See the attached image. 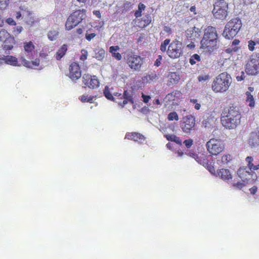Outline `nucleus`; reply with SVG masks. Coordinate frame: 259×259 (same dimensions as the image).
I'll return each mask as SVG.
<instances>
[{"label": "nucleus", "mask_w": 259, "mask_h": 259, "mask_svg": "<svg viewBox=\"0 0 259 259\" xmlns=\"http://www.w3.org/2000/svg\"><path fill=\"white\" fill-rule=\"evenodd\" d=\"M218 38V36L215 28L213 27H208L204 30L203 37L200 42V48L206 52L210 53L214 52L219 48Z\"/></svg>", "instance_id": "1"}, {"label": "nucleus", "mask_w": 259, "mask_h": 259, "mask_svg": "<svg viewBox=\"0 0 259 259\" xmlns=\"http://www.w3.org/2000/svg\"><path fill=\"white\" fill-rule=\"evenodd\" d=\"M241 115L238 108L230 107L224 109L221 117L223 125L226 128H234L239 124Z\"/></svg>", "instance_id": "2"}, {"label": "nucleus", "mask_w": 259, "mask_h": 259, "mask_svg": "<svg viewBox=\"0 0 259 259\" xmlns=\"http://www.w3.org/2000/svg\"><path fill=\"white\" fill-rule=\"evenodd\" d=\"M232 83L231 76L226 72L218 75L212 84V90L215 93H225L229 89Z\"/></svg>", "instance_id": "3"}, {"label": "nucleus", "mask_w": 259, "mask_h": 259, "mask_svg": "<svg viewBox=\"0 0 259 259\" xmlns=\"http://www.w3.org/2000/svg\"><path fill=\"white\" fill-rule=\"evenodd\" d=\"M242 26L241 20L238 18L231 19L225 26L223 35L226 38H233L239 32Z\"/></svg>", "instance_id": "4"}, {"label": "nucleus", "mask_w": 259, "mask_h": 259, "mask_svg": "<svg viewBox=\"0 0 259 259\" xmlns=\"http://www.w3.org/2000/svg\"><path fill=\"white\" fill-rule=\"evenodd\" d=\"M124 59L127 66L134 72H140L144 63L145 59L136 54H127Z\"/></svg>", "instance_id": "5"}, {"label": "nucleus", "mask_w": 259, "mask_h": 259, "mask_svg": "<svg viewBox=\"0 0 259 259\" xmlns=\"http://www.w3.org/2000/svg\"><path fill=\"white\" fill-rule=\"evenodd\" d=\"M182 53V38L179 36L169 45L167 50V54L170 58L174 59L179 58Z\"/></svg>", "instance_id": "6"}, {"label": "nucleus", "mask_w": 259, "mask_h": 259, "mask_svg": "<svg viewBox=\"0 0 259 259\" xmlns=\"http://www.w3.org/2000/svg\"><path fill=\"white\" fill-rule=\"evenodd\" d=\"M85 14L83 10H78L71 14L67 18L65 23V28L70 30L77 26L85 18Z\"/></svg>", "instance_id": "7"}, {"label": "nucleus", "mask_w": 259, "mask_h": 259, "mask_svg": "<svg viewBox=\"0 0 259 259\" xmlns=\"http://www.w3.org/2000/svg\"><path fill=\"white\" fill-rule=\"evenodd\" d=\"M228 0H218L215 3L212 13L217 19H224L227 16Z\"/></svg>", "instance_id": "8"}, {"label": "nucleus", "mask_w": 259, "mask_h": 259, "mask_svg": "<svg viewBox=\"0 0 259 259\" xmlns=\"http://www.w3.org/2000/svg\"><path fill=\"white\" fill-rule=\"evenodd\" d=\"M206 146L208 152L212 155H217L225 149L224 144L222 141L213 138L207 142Z\"/></svg>", "instance_id": "9"}, {"label": "nucleus", "mask_w": 259, "mask_h": 259, "mask_svg": "<svg viewBox=\"0 0 259 259\" xmlns=\"http://www.w3.org/2000/svg\"><path fill=\"white\" fill-rule=\"evenodd\" d=\"M195 125V118L192 115H188L183 118L181 124V127L184 133L189 135L193 130Z\"/></svg>", "instance_id": "10"}, {"label": "nucleus", "mask_w": 259, "mask_h": 259, "mask_svg": "<svg viewBox=\"0 0 259 259\" xmlns=\"http://www.w3.org/2000/svg\"><path fill=\"white\" fill-rule=\"evenodd\" d=\"M69 77L71 79H78L81 76L80 67L76 63H72L69 66Z\"/></svg>", "instance_id": "11"}, {"label": "nucleus", "mask_w": 259, "mask_h": 259, "mask_svg": "<svg viewBox=\"0 0 259 259\" xmlns=\"http://www.w3.org/2000/svg\"><path fill=\"white\" fill-rule=\"evenodd\" d=\"M84 84L91 89H95L99 86V81L96 76L86 75L83 77Z\"/></svg>", "instance_id": "12"}, {"label": "nucleus", "mask_w": 259, "mask_h": 259, "mask_svg": "<svg viewBox=\"0 0 259 259\" xmlns=\"http://www.w3.org/2000/svg\"><path fill=\"white\" fill-rule=\"evenodd\" d=\"M200 31L199 29L195 27L188 29L186 31V35L188 38H189L191 40L195 41L197 39L199 38L200 36Z\"/></svg>", "instance_id": "13"}, {"label": "nucleus", "mask_w": 259, "mask_h": 259, "mask_svg": "<svg viewBox=\"0 0 259 259\" xmlns=\"http://www.w3.org/2000/svg\"><path fill=\"white\" fill-rule=\"evenodd\" d=\"M125 138L133 140L140 143H143L145 140V137L138 133H127L125 135Z\"/></svg>", "instance_id": "14"}, {"label": "nucleus", "mask_w": 259, "mask_h": 259, "mask_svg": "<svg viewBox=\"0 0 259 259\" xmlns=\"http://www.w3.org/2000/svg\"><path fill=\"white\" fill-rule=\"evenodd\" d=\"M0 40L1 41H8L14 44V39L6 30H2L0 31Z\"/></svg>", "instance_id": "15"}, {"label": "nucleus", "mask_w": 259, "mask_h": 259, "mask_svg": "<svg viewBox=\"0 0 259 259\" xmlns=\"http://www.w3.org/2000/svg\"><path fill=\"white\" fill-rule=\"evenodd\" d=\"M219 176L224 180H229L232 178V174L227 169H221L218 172Z\"/></svg>", "instance_id": "16"}, {"label": "nucleus", "mask_w": 259, "mask_h": 259, "mask_svg": "<svg viewBox=\"0 0 259 259\" xmlns=\"http://www.w3.org/2000/svg\"><path fill=\"white\" fill-rule=\"evenodd\" d=\"M237 174L244 182L248 181L250 180L249 176L251 175V174L249 171L246 170L245 168H240L238 170Z\"/></svg>", "instance_id": "17"}, {"label": "nucleus", "mask_w": 259, "mask_h": 259, "mask_svg": "<svg viewBox=\"0 0 259 259\" xmlns=\"http://www.w3.org/2000/svg\"><path fill=\"white\" fill-rule=\"evenodd\" d=\"M168 80L170 83V84H176L180 80L179 75L176 72H170L168 76Z\"/></svg>", "instance_id": "18"}, {"label": "nucleus", "mask_w": 259, "mask_h": 259, "mask_svg": "<svg viewBox=\"0 0 259 259\" xmlns=\"http://www.w3.org/2000/svg\"><path fill=\"white\" fill-rule=\"evenodd\" d=\"M67 50V46L66 45H63L61 48L57 52L56 58L57 60H60L65 54Z\"/></svg>", "instance_id": "19"}, {"label": "nucleus", "mask_w": 259, "mask_h": 259, "mask_svg": "<svg viewBox=\"0 0 259 259\" xmlns=\"http://www.w3.org/2000/svg\"><path fill=\"white\" fill-rule=\"evenodd\" d=\"M2 61H5V62L8 64H10L13 66H17V59L13 56H7L4 58H2Z\"/></svg>", "instance_id": "20"}, {"label": "nucleus", "mask_w": 259, "mask_h": 259, "mask_svg": "<svg viewBox=\"0 0 259 259\" xmlns=\"http://www.w3.org/2000/svg\"><path fill=\"white\" fill-rule=\"evenodd\" d=\"M95 57L98 60H102L105 57V51L101 48H97L95 50Z\"/></svg>", "instance_id": "21"}, {"label": "nucleus", "mask_w": 259, "mask_h": 259, "mask_svg": "<svg viewBox=\"0 0 259 259\" xmlns=\"http://www.w3.org/2000/svg\"><path fill=\"white\" fill-rule=\"evenodd\" d=\"M35 47L32 41L24 42V49L25 52L31 53L34 49Z\"/></svg>", "instance_id": "22"}, {"label": "nucleus", "mask_w": 259, "mask_h": 259, "mask_svg": "<svg viewBox=\"0 0 259 259\" xmlns=\"http://www.w3.org/2000/svg\"><path fill=\"white\" fill-rule=\"evenodd\" d=\"M122 98L123 99H126L132 104L134 103L133 98V94L132 92L131 91H124L123 94L122 95Z\"/></svg>", "instance_id": "23"}, {"label": "nucleus", "mask_w": 259, "mask_h": 259, "mask_svg": "<svg viewBox=\"0 0 259 259\" xmlns=\"http://www.w3.org/2000/svg\"><path fill=\"white\" fill-rule=\"evenodd\" d=\"M240 42V41L238 39H234L232 44V46H231V48L228 49L227 50V51L228 52H231L232 51L236 52L238 49L239 48L238 47H237V45H239Z\"/></svg>", "instance_id": "24"}, {"label": "nucleus", "mask_w": 259, "mask_h": 259, "mask_svg": "<svg viewBox=\"0 0 259 259\" xmlns=\"http://www.w3.org/2000/svg\"><path fill=\"white\" fill-rule=\"evenodd\" d=\"M58 35V31L55 30H50L48 33V38L51 40H55Z\"/></svg>", "instance_id": "25"}, {"label": "nucleus", "mask_w": 259, "mask_h": 259, "mask_svg": "<svg viewBox=\"0 0 259 259\" xmlns=\"http://www.w3.org/2000/svg\"><path fill=\"white\" fill-rule=\"evenodd\" d=\"M210 79V76L208 74L204 73L200 74L198 77V80L199 82H205L208 81Z\"/></svg>", "instance_id": "26"}, {"label": "nucleus", "mask_w": 259, "mask_h": 259, "mask_svg": "<svg viewBox=\"0 0 259 259\" xmlns=\"http://www.w3.org/2000/svg\"><path fill=\"white\" fill-rule=\"evenodd\" d=\"M167 119L169 121H172L174 120L178 121L179 118L178 114L176 112H172L167 115Z\"/></svg>", "instance_id": "27"}, {"label": "nucleus", "mask_w": 259, "mask_h": 259, "mask_svg": "<svg viewBox=\"0 0 259 259\" xmlns=\"http://www.w3.org/2000/svg\"><path fill=\"white\" fill-rule=\"evenodd\" d=\"M166 138L168 141H174L177 143H180V140L179 138L174 135H166L165 136Z\"/></svg>", "instance_id": "28"}, {"label": "nucleus", "mask_w": 259, "mask_h": 259, "mask_svg": "<svg viewBox=\"0 0 259 259\" xmlns=\"http://www.w3.org/2000/svg\"><path fill=\"white\" fill-rule=\"evenodd\" d=\"M200 61V57L198 54L193 55L190 59L189 62L191 64H195L197 62Z\"/></svg>", "instance_id": "29"}, {"label": "nucleus", "mask_w": 259, "mask_h": 259, "mask_svg": "<svg viewBox=\"0 0 259 259\" xmlns=\"http://www.w3.org/2000/svg\"><path fill=\"white\" fill-rule=\"evenodd\" d=\"M21 60L22 61V63L24 66H25L27 68H32V62L26 60L23 57H22L21 58Z\"/></svg>", "instance_id": "30"}, {"label": "nucleus", "mask_w": 259, "mask_h": 259, "mask_svg": "<svg viewBox=\"0 0 259 259\" xmlns=\"http://www.w3.org/2000/svg\"><path fill=\"white\" fill-rule=\"evenodd\" d=\"M170 39H165L164 41L161 44L160 46V50L164 52L166 51L167 49V46L169 44Z\"/></svg>", "instance_id": "31"}, {"label": "nucleus", "mask_w": 259, "mask_h": 259, "mask_svg": "<svg viewBox=\"0 0 259 259\" xmlns=\"http://www.w3.org/2000/svg\"><path fill=\"white\" fill-rule=\"evenodd\" d=\"M104 94L107 99H108L109 100H111L113 101H115L114 98H113L112 94L109 92L108 88H107V87L105 88L104 91Z\"/></svg>", "instance_id": "32"}, {"label": "nucleus", "mask_w": 259, "mask_h": 259, "mask_svg": "<svg viewBox=\"0 0 259 259\" xmlns=\"http://www.w3.org/2000/svg\"><path fill=\"white\" fill-rule=\"evenodd\" d=\"M81 101L82 102H90L92 103L93 101V98L91 97H88V95H83L81 97Z\"/></svg>", "instance_id": "33"}, {"label": "nucleus", "mask_w": 259, "mask_h": 259, "mask_svg": "<svg viewBox=\"0 0 259 259\" xmlns=\"http://www.w3.org/2000/svg\"><path fill=\"white\" fill-rule=\"evenodd\" d=\"M174 100V96L172 94H168L164 98L165 105H168V102Z\"/></svg>", "instance_id": "34"}, {"label": "nucleus", "mask_w": 259, "mask_h": 259, "mask_svg": "<svg viewBox=\"0 0 259 259\" xmlns=\"http://www.w3.org/2000/svg\"><path fill=\"white\" fill-rule=\"evenodd\" d=\"M252 160L253 158L252 157L248 156L246 158V161L248 163V166L249 170H251L254 165L252 163Z\"/></svg>", "instance_id": "35"}, {"label": "nucleus", "mask_w": 259, "mask_h": 259, "mask_svg": "<svg viewBox=\"0 0 259 259\" xmlns=\"http://www.w3.org/2000/svg\"><path fill=\"white\" fill-rule=\"evenodd\" d=\"M246 102L248 103V105L250 107L254 106V102L252 95H249L246 99Z\"/></svg>", "instance_id": "36"}, {"label": "nucleus", "mask_w": 259, "mask_h": 259, "mask_svg": "<svg viewBox=\"0 0 259 259\" xmlns=\"http://www.w3.org/2000/svg\"><path fill=\"white\" fill-rule=\"evenodd\" d=\"M4 48L6 50H10L13 48V44L11 42H8V41L4 42Z\"/></svg>", "instance_id": "37"}, {"label": "nucleus", "mask_w": 259, "mask_h": 259, "mask_svg": "<svg viewBox=\"0 0 259 259\" xmlns=\"http://www.w3.org/2000/svg\"><path fill=\"white\" fill-rule=\"evenodd\" d=\"M245 77V73L243 71H241L236 76V79L238 81L243 80Z\"/></svg>", "instance_id": "38"}, {"label": "nucleus", "mask_w": 259, "mask_h": 259, "mask_svg": "<svg viewBox=\"0 0 259 259\" xmlns=\"http://www.w3.org/2000/svg\"><path fill=\"white\" fill-rule=\"evenodd\" d=\"M248 43L249 50L250 51H253L254 50V46L256 45V43L252 40H249Z\"/></svg>", "instance_id": "39"}, {"label": "nucleus", "mask_w": 259, "mask_h": 259, "mask_svg": "<svg viewBox=\"0 0 259 259\" xmlns=\"http://www.w3.org/2000/svg\"><path fill=\"white\" fill-rule=\"evenodd\" d=\"M231 160L230 155H224L222 157V161L224 163H227Z\"/></svg>", "instance_id": "40"}, {"label": "nucleus", "mask_w": 259, "mask_h": 259, "mask_svg": "<svg viewBox=\"0 0 259 259\" xmlns=\"http://www.w3.org/2000/svg\"><path fill=\"white\" fill-rule=\"evenodd\" d=\"M120 49V48L118 46H111L109 48V52L112 54L113 53H116L117 51Z\"/></svg>", "instance_id": "41"}, {"label": "nucleus", "mask_w": 259, "mask_h": 259, "mask_svg": "<svg viewBox=\"0 0 259 259\" xmlns=\"http://www.w3.org/2000/svg\"><path fill=\"white\" fill-rule=\"evenodd\" d=\"M81 52H82V55L80 57V59L83 61V60L87 59V58L88 52L86 50H82Z\"/></svg>", "instance_id": "42"}, {"label": "nucleus", "mask_w": 259, "mask_h": 259, "mask_svg": "<svg viewBox=\"0 0 259 259\" xmlns=\"http://www.w3.org/2000/svg\"><path fill=\"white\" fill-rule=\"evenodd\" d=\"M184 143L187 148H189L193 144V140L191 139L187 140L184 142Z\"/></svg>", "instance_id": "43"}, {"label": "nucleus", "mask_w": 259, "mask_h": 259, "mask_svg": "<svg viewBox=\"0 0 259 259\" xmlns=\"http://www.w3.org/2000/svg\"><path fill=\"white\" fill-rule=\"evenodd\" d=\"M9 0H0V8H4L8 5L7 2Z\"/></svg>", "instance_id": "44"}, {"label": "nucleus", "mask_w": 259, "mask_h": 259, "mask_svg": "<svg viewBox=\"0 0 259 259\" xmlns=\"http://www.w3.org/2000/svg\"><path fill=\"white\" fill-rule=\"evenodd\" d=\"M112 57L115 58L117 60L119 61L121 60V55L119 53H115L112 54Z\"/></svg>", "instance_id": "45"}, {"label": "nucleus", "mask_w": 259, "mask_h": 259, "mask_svg": "<svg viewBox=\"0 0 259 259\" xmlns=\"http://www.w3.org/2000/svg\"><path fill=\"white\" fill-rule=\"evenodd\" d=\"M162 60V56L159 55L158 56V58L156 59V61L155 62L154 65L156 66L157 67H158L160 66L161 64V61Z\"/></svg>", "instance_id": "46"}, {"label": "nucleus", "mask_w": 259, "mask_h": 259, "mask_svg": "<svg viewBox=\"0 0 259 259\" xmlns=\"http://www.w3.org/2000/svg\"><path fill=\"white\" fill-rule=\"evenodd\" d=\"M6 22L11 25H15L16 24L15 21L11 18H9L7 19Z\"/></svg>", "instance_id": "47"}, {"label": "nucleus", "mask_w": 259, "mask_h": 259, "mask_svg": "<svg viewBox=\"0 0 259 259\" xmlns=\"http://www.w3.org/2000/svg\"><path fill=\"white\" fill-rule=\"evenodd\" d=\"M142 98L143 99V101L145 103H148L149 99L151 98L150 96L145 95L144 94H142Z\"/></svg>", "instance_id": "48"}, {"label": "nucleus", "mask_w": 259, "mask_h": 259, "mask_svg": "<svg viewBox=\"0 0 259 259\" xmlns=\"http://www.w3.org/2000/svg\"><path fill=\"white\" fill-rule=\"evenodd\" d=\"M191 42L190 44H188L187 45V48H188L190 49H193L195 47V45L194 44V41H193V40H191Z\"/></svg>", "instance_id": "49"}, {"label": "nucleus", "mask_w": 259, "mask_h": 259, "mask_svg": "<svg viewBox=\"0 0 259 259\" xmlns=\"http://www.w3.org/2000/svg\"><path fill=\"white\" fill-rule=\"evenodd\" d=\"M95 35H96L95 33L89 34L86 35V38L88 40H91L92 39H93L95 36Z\"/></svg>", "instance_id": "50"}, {"label": "nucleus", "mask_w": 259, "mask_h": 259, "mask_svg": "<svg viewBox=\"0 0 259 259\" xmlns=\"http://www.w3.org/2000/svg\"><path fill=\"white\" fill-rule=\"evenodd\" d=\"M128 103H130L126 99H124L122 102H118V104L121 106L122 107H124V106L127 104Z\"/></svg>", "instance_id": "51"}, {"label": "nucleus", "mask_w": 259, "mask_h": 259, "mask_svg": "<svg viewBox=\"0 0 259 259\" xmlns=\"http://www.w3.org/2000/svg\"><path fill=\"white\" fill-rule=\"evenodd\" d=\"M83 32L82 28H78L77 29L76 33L74 34L75 36L79 37V35L81 34Z\"/></svg>", "instance_id": "52"}, {"label": "nucleus", "mask_w": 259, "mask_h": 259, "mask_svg": "<svg viewBox=\"0 0 259 259\" xmlns=\"http://www.w3.org/2000/svg\"><path fill=\"white\" fill-rule=\"evenodd\" d=\"M32 67L34 66H38L39 64V60L38 59H36L35 61H31Z\"/></svg>", "instance_id": "53"}, {"label": "nucleus", "mask_w": 259, "mask_h": 259, "mask_svg": "<svg viewBox=\"0 0 259 259\" xmlns=\"http://www.w3.org/2000/svg\"><path fill=\"white\" fill-rule=\"evenodd\" d=\"M145 8V6L141 3H140L138 6V10L142 12V10H144Z\"/></svg>", "instance_id": "54"}, {"label": "nucleus", "mask_w": 259, "mask_h": 259, "mask_svg": "<svg viewBox=\"0 0 259 259\" xmlns=\"http://www.w3.org/2000/svg\"><path fill=\"white\" fill-rule=\"evenodd\" d=\"M23 28L21 26H18L16 29V32L17 34L20 33L22 31Z\"/></svg>", "instance_id": "55"}, {"label": "nucleus", "mask_w": 259, "mask_h": 259, "mask_svg": "<svg viewBox=\"0 0 259 259\" xmlns=\"http://www.w3.org/2000/svg\"><path fill=\"white\" fill-rule=\"evenodd\" d=\"M141 13H142L141 11L138 10L135 12V15L136 17H139L141 16V15H142Z\"/></svg>", "instance_id": "56"}, {"label": "nucleus", "mask_w": 259, "mask_h": 259, "mask_svg": "<svg viewBox=\"0 0 259 259\" xmlns=\"http://www.w3.org/2000/svg\"><path fill=\"white\" fill-rule=\"evenodd\" d=\"M257 188L255 187H253L252 188L250 189V192L252 194H255L256 192Z\"/></svg>", "instance_id": "57"}, {"label": "nucleus", "mask_w": 259, "mask_h": 259, "mask_svg": "<svg viewBox=\"0 0 259 259\" xmlns=\"http://www.w3.org/2000/svg\"><path fill=\"white\" fill-rule=\"evenodd\" d=\"M150 77L151 78H153V79H157L158 78V76L156 74H152L151 75H150Z\"/></svg>", "instance_id": "58"}, {"label": "nucleus", "mask_w": 259, "mask_h": 259, "mask_svg": "<svg viewBox=\"0 0 259 259\" xmlns=\"http://www.w3.org/2000/svg\"><path fill=\"white\" fill-rule=\"evenodd\" d=\"M200 107H201V105L199 103H196L195 104V106H194V108L197 109V110H199L200 108Z\"/></svg>", "instance_id": "59"}, {"label": "nucleus", "mask_w": 259, "mask_h": 259, "mask_svg": "<svg viewBox=\"0 0 259 259\" xmlns=\"http://www.w3.org/2000/svg\"><path fill=\"white\" fill-rule=\"evenodd\" d=\"M21 16V14L20 12H17L16 13V17L17 19H19Z\"/></svg>", "instance_id": "60"}, {"label": "nucleus", "mask_w": 259, "mask_h": 259, "mask_svg": "<svg viewBox=\"0 0 259 259\" xmlns=\"http://www.w3.org/2000/svg\"><path fill=\"white\" fill-rule=\"evenodd\" d=\"M144 23L143 24L144 26L148 25L150 23V20L148 19L147 21H144Z\"/></svg>", "instance_id": "61"}, {"label": "nucleus", "mask_w": 259, "mask_h": 259, "mask_svg": "<svg viewBox=\"0 0 259 259\" xmlns=\"http://www.w3.org/2000/svg\"><path fill=\"white\" fill-rule=\"evenodd\" d=\"M259 169V164L258 165H253L252 169H253V170H257Z\"/></svg>", "instance_id": "62"}, {"label": "nucleus", "mask_w": 259, "mask_h": 259, "mask_svg": "<svg viewBox=\"0 0 259 259\" xmlns=\"http://www.w3.org/2000/svg\"><path fill=\"white\" fill-rule=\"evenodd\" d=\"M77 1H78V2H79L80 3H84L87 0H76Z\"/></svg>", "instance_id": "63"}, {"label": "nucleus", "mask_w": 259, "mask_h": 259, "mask_svg": "<svg viewBox=\"0 0 259 259\" xmlns=\"http://www.w3.org/2000/svg\"><path fill=\"white\" fill-rule=\"evenodd\" d=\"M196 102H197V100L195 99H191V102L193 103L194 104L197 103Z\"/></svg>", "instance_id": "64"}]
</instances>
